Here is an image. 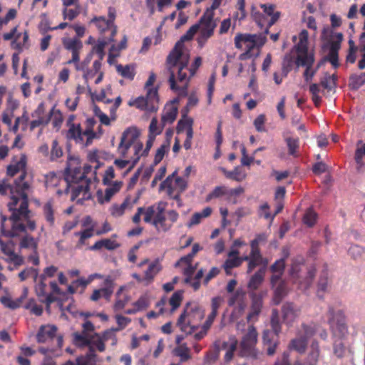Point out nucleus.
<instances>
[{
    "mask_svg": "<svg viewBox=\"0 0 365 365\" xmlns=\"http://www.w3.org/2000/svg\"><path fill=\"white\" fill-rule=\"evenodd\" d=\"M200 24H193L178 41L167 57L166 65L170 73L168 82L172 91L178 93L179 97L187 96L190 78L194 76L202 63V58L197 57L191 68H188L190 51L184 42L192 38Z\"/></svg>",
    "mask_w": 365,
    "mask_h": 365,
    "instance_id": "obj_1",
    "label": "nucleus"
},
{
    "mask_svg": "<svg viewBox=\"0 0 365 365\" xmlns=\"http://www.w3.org/2000/svg\"><path fill=\"white\" fill-rule=\"evenodd\" d=\"M8 208L11 212L9 217L11 222V230L6 229L4 223L7 217L2 215L1 231L4 236L15 237L20 233L26 232L27 230L34 231L36 229V222L31 218L29 201H26L25 197L20 204H18V200L16 198H13L12 201L8 203Z\"/></svg>",
    "mask_w": 365,
    "mask_h": 365,
    "instance_id": "obj_2",
    "label": "nucleus"
},
{
    "mask_svg": "<svg viewBox=\"0 0 365 365\" xmlns=\"http://www.w3.org/2000/svg\"><path fill=\"white\" fill-rule=\"evenodd\" d=\"M26 175V172H22L20 176L15 180L13 185L8 182L7 180H2L0 181V194L4 195L9 191L11 194V200L16 198L18 200V204L21 203L24 197L28 201V193L31 191V187L29 182L25 180Z\"/></svg>",
    "mask_w": 365,
    "mask_h": 365,
    "instance_id": "obj_3",
    "label": "nucleus"
},
{
    "mask_svg": "<svg viewBox=\"0 0 365 365\" xmlns=\"http://www.w3.org/2000/svg\"><path fill=\"white\" fill-rule=\"evenodd\" d=\"M101 37L98 39L97 43L93 47V54L98 55V58L103 59L105 56V47L110 42L113 41V37L117 32L115 24H98Z\"/></svg>",
    "mask_w": 365,
    "mask_h": 365,
    "instance_id": "obj_4",
    "label": "nucleus"
},
{
    "mask_svg": "<svg viewBox=\"0 0 365 365\" xmlns=\"http://www.w3.org/2000/svg\"><path fill=\"white\" fill-rule=\"evenodd\" d=\"M327 317L333 334L339 338L344 337L348 332V328L345 322L343 311L341 309H335L332 306H329Z\"/></svg>",
    "mask_w": 365,
    "mask_h": 365,
    "instance_id": "obj_5",
    "label": "nucleus"
},
{
    "mask_svg": "<svg viewBox=\"0 0 365 365\" xmlns=\"http://www.w3.org/2000/svg\"><path fill=\"white\" fill-rule=\"evenodd\" d=\"M158 88H151L147 90L145 97L140 96L134 101L130 102L129 105L134 106L142 110L155 112L158 109Z\"/></svg>",
    "mask_w": 365,
    "mask_h": 365,
    "instance_id": "obj_6",
    "label": "nucleus"
},
{
    "mask_svg": "<svg viewBox=\"0 0 365 365\" xmlns=\"http://www.w3.org/2000/svg\"><path fill=\"white\" fill-rule=\"evenodd\" d=\"M257 339V333L253 325L248 328L247 333L243 336L240 343V355L242 356L257 359L258 352L255 349Z\"/></svg>",
    "mask_w": 365,
    "mask_h": 365,
    "instance_id": "obj_7",
    "label": "nucleus"
},
{
    "mask_svg": "<svg viewBox=\"0 0 365 365\" xmlns=\"http://www.w3.org/2000/svg\"><path fill=\"white\" fill-rule=\"evenodd\" d=\"M138 136L139 132L135 128H128L123 131L118 147V153L122 158H125L129 148L139 141Z\"/></svg>",
    "mask_w": 365,
    "mask_h": 365,
    "instance_id": "obj_8",
    "label": "nucleus"
},
{
    "mask_svg": "<svg viewBox=\"0 0 365 365\" xmlns=\"http://www.w3.org/2000/svg\"><path fill=\"white\" fill-rule=\"evenodd\" d=\"M87 346L88 347V351L85 355H81L78 358H83L86 359V361H87V363L93 361L94 364H96V349L100 352H103L106 349L105 344L100 339V334L94 333L93 334V338H91L89 341V344H88Z\"/></svg>",
    "mask_w": 365,
    "mask_h": 365,
    "instance_id": "obj_9",
    "label": "nucleus"
},
{
    "mask_svg": "<svg viewBox=\"0 0 365 365\" xmlns=\"http://www.w3.org/2000/svg\"><path fill=\"white\" fill-rule=\"evenodd\" d=\"M267 294V292L263 291L260 293L251 292L250 297L252 299V304L250 312L247 316L248 322H255L258 319V317L261 313L262 308V297Z\"/></svg>",
    "mask_w": 365,
    "mask_h": 365,
    "instance_id": "obj_10",
    "label": "nucleus"
},
{
    "mask_svg": "<svg viewBox=\"0 0 365 365\" xmlns=\"http://www.w3.org/2000/svg\"><path fill=\"white\" fill-rule=\"evenodd\" d=\"M221 1L222 0H213L211 6L205 11L198 23H230V19H225L222 21L219 19V6Z\"/></svg>",
    "mask_w": 365,
    "mask_h": 365,
    "instance_id": "obj_11",
    "label": "nucleus"
},
{
    "mask_svg": "<svg viewBox=\"0 0 365 365\" xmlns=\"http://www.w3.org/2000/svg\"><path fill=\"white\" fill-rule=\"evenodd\" d=\"M67 180H71L73 182H76L78 185L74 187L72 190V200H74L79 195H82L83 199H88L91 197V193L89 192V187L91 180H78L77 176L75 175H68Z\"/></svg>",
    "mask_w": 365,
    "mask_h": 365,
    "instance_id": "obj_12",
    "label": "nucleus"
},
{
    "mask_svg": "<svg viewBox=\"0 0 365 365\" xmlns=\"http://www.w3.org/2000/svg\"><path fill=\"white\" fill-rule=\"evenodd\" d=\"M4 39L9 41L14 38L11 42V46L14 49L21 51L29 39V35L25 31L24 34L18 33L16 27L14 28L10 32L5 33L3 35Z\"/></svg>",
    "mask_w": 365,
    "mask_h": 365,
    "instance_id": "obj_13",
    "label": "nucleus"
},
{
    "mask_svg": "<svg viewBox=\"0 0 365 365\" xmlns=\"http://www.w3.org/2000/svg\"><path fill=\"white\" fill-rule=\"evenodd\" d=\"M4 39L9 41L14 38L11 42V46L14 49L21 51L29 39V35L25 31L24 34L18 33L16 27L14 28L10 32L5 33L3 35Z\"/></svg>",
    "mask_w": 365,
    "mask_h": 365,
    "instance_id": "obj_14",
    "label": "nucleus"
},
{
    "mask_svg": "<svg viewBox=\"0 0 365 365\" xmlns=\"http://www.w3.org/2000/svg\"><path fill=\"white\" fill-rule=\"evenodd\" d=\"M282 313L284 322L287 325H292L300 315L301 309L292 302H287L282 307Z\"/></svg>",
    "mask_w": 365,
    "mask_h": 365,
    "instance_id": "obj_15",
    "label": "nucleus"
},
{
    "mask_svg": "<svg viewBox=\"0 0 365 365\" xmlns=\"http://www.w3.org/2000/svg\"><path fill=\"white\" fill-rule=\"evenodd\" d=\"M314 56L312 53L309 54H299L297 56L295 64L297 67L304 66L306 70L304 73V78L307 81L312 79L314 72L311 70V68L314 63Z\"/></svg>",
    "mask_w": 365,
    "mask_h": 365,
    "instance_id": "obj_16",
    "label": "nucleus"
},
{
    "mask_svg": "<svg viewBox=\"0 0 365 365\" xmlns=\"http://www.w3.org/2000/svg\"><path fill=\"white\" fill-rule=\"evenodd\" d=\"M0 250L5 255V259L7 262H12L14 267L20 266L24 263V257L15 253L14 245L11 242L2 245Z\"/></svg>",
    "mask_w": 365,
    "mask_h": 365,
    "instance_id": "obj_17",
    "label": "nucleus"
},
{
    "mask_svg": "<svg viewBox=\"0 0 365 365\" xmlns=\"http://www.w3.org/2000/svg\"><path fill=\"white\" fill-rule=\"evenodd\" d=\"M320 357V348L317 341L313 340L309 347L307 354L303 363L297 362V365H317Z\"/></svg>",
    "mask_w": 365,
    "mask_h": 365,
    "instance_id": "obj_18",
    "label": "nucleus"
},
{
    "mask_svg": "<svg viewBox=\"0 0 365 365\" xmlns=\"http://www.w3.org/2000/svg\"><path fill=\"white\" fill-rule=\"evenodd\" d=\"M190 311H194L197 309V306L196 304H193L191 302H187L186 304L184 312L180 314L177 322V326L180 327L182 331L187 334H190L192 330V328L190 327V320L186 319L187 317L190 315Z\"/></svg>",
    "mask_w": 365,
    "mask_h": 365,
    "instance_id": "obj_19",
    "label": "nucleus"
},
{
    "mask_svg": "<svg viewBox=\"0 0 365 365\" xmlns=\"http://www.w3.org/2000/svg\"><path fill=\"white\" fill-rule=\"evenodd\" d=\"M248 261L247 272L250 273L257 266L263 265L262 267H267L268 264V260L263 258L260 251L250 252L249 256H246L243 258V261Z\"/></svg>",
    "mask_w": 365,
    "mask_h": 365,
    "instance_id": "obj_20",
    "label": "nucleus"
},
{
    "mask_svg": "<svg viewBox=\"0 0 365 365\" xmlns=\"http://www.w3.org/2000/svg\"><path fill=\"white\" fill-rule=\"evenodd\" d=\"M57 327L54 325H42L36 334V340L38 343H45L53 339L56 335Z\"/></svg>",
    "mask_w": 365,
    "mask_h": 365,
    "instance_id": "obj_21",
    "label": "nucleus"
},
{
    "mask_svg": "<svg viewBox=\"0 0 365 365\" xmlns=\"http://www.w3.org/2000/svg\"><path fill=\"white\" fill-rule=\"evenodd\" d=\"M336 76L326 73L320 81V85L324 88L322 93L324 96L336 92Z\"/></svg>",
    "mask_w": 365,
    "mask_h": 365,
    "instance_id": "obj_22",
    "label": "nucleus"
},
{
    "mask_svg": "<svg viewBox=\"0 0 365 365\" xmlns=\"http://www.w3.org/2000/svg\"><path fill=\"white\" fill-rule=\"evenodd\" d=\"M253 38H255V36H252L251 34H237L235 37V47L238 49H242L243 43L245 45L246 50L252 51L256 47Z\"/></svg>",
    "mask_w": 365,
    "mask_h": 365,
    "instance_id": "obj_23",
    "label": "nucleus"
},
{
    "mask_svg": "<svg viewBox=\"0 0 365 365\" xmlns=\"http://www.w3.org/2000/svg\"><path fill=\"white\" fill-rule=\"evenodd\" d=\"M265 272L266 268L262 267L251 277L247 284L250 294L251 292H255V291L257 290L262 284L264 281Z\"/></svg>",
    "mask_w": 365,
    "mask_h": 365,
    "instance_id": "obj_24",
    "label": "nucleus"
},
{
    "mask_svg": "<svg viewBox=\"0 0 365 365\" xmlns=\"http://www.w3.org/2000/svg\"><path fill=\"white\" fill-rule=\"evenodd\" d=\"M308 341L302 337L301 333H297L295 338L291 340L289 348L299 354H304L307 349Z\"/></svg>",
    "mask_w": 365,
    "mask_h": 365,
    "instance_id": "obj_25",
    "label": "nucleus"
},
{
    "mask_svg": "<svg viewBox=\"0 0 365 365\" xmlns=\"http://www.w3.org/2000/svg\"><path fill=\"white\" fill-rule=\"evenodd\" d=\"M296 50L293 48V50L287 53L282 60V76L286 77L287 74L292 69L294 63H295L297 58L295 57Z\"/></svg>",
    "mask_w": 365,
    "mask_h": 365,
    "instance_id": "obj_26",
    "label": "nucleus"
},
{
    "mask_svg": "<svg viewBox=\"0 0 365 365\" xmlns=\"http://www.w3.org/2000/svg\"><path fill=\"white\" fill-rule=\"evenodd\" d=\"M93 334L83 329L81 332H74L73 334V342L78 347H86L89 344V341L93 338Z\"/></svg>",
    "mask_w": 365,
    "mask_h": 365,
    "instance_id": "obj_27",
    "label": "nucleus"
},
{
    "mask_svg": "<svg viewBox=\"0 0 365 365\" xmlns=\"http://www.w3.org/2000/svg\"><path fill=\"white\" fill-rule=\"evenodd\" d=\"M354 159L357 165V170L361 172L363 167L365 165V143L361 141L358 143Z\"/></svg>",
    "mask_w": 365,
    "mask_h": 365,
    "instance_id": "obj_28",
    "label": "nucleus"
},
{
    "mask_svg": "<svg viewBox=\"0 0 365 365\" xmlns=\"http://www.w3.org/2000/svg\"><path fill=\"white\" fill-rule=\"evenodd\" d=\"M120 247L116 241L111 239H103L97 241L93 246L90 247L91 250H100L103 247L108 250H114Z\"/></svg>",
    "mask_w": 365,
    "mask_h": 365,
    "instance_id": "obj_29",
    "label": "nucleus"
},
{
    "mask_svg": "<svg viewBox=\"0 0 365 365\" xmlns=\"http://www.w3.org/2000/svg\"><path fill=\"white\" fill-rule=\"evenodd\" d=\"M38 238H34L31 235L26 234L21 240L19 247L21 249H31L32 252L38 250Z\"/></svg>",
    "mask_w": 365,
    "mask_h": 365,
    "instance_id": "obj_30",
    "label": "nucleus"
},
{
    "mask_svg": "<svg viewBox=\"0 0 365 365\" xmlns=\"http://www.w3.org/2000/svg\"><path fill=\"white\" fill-rule=\"evenodd\" d=\"M152 225L158 232H167L172 227V223H168L165 215H155Z\"/></svg>",
    "mask_w": 365,
    "mask_h": 365,
    "instance_id": "obj_31",
    "label": "nucleus"
},
{
    "mask_svg": "<svg viewBox=\"0 0 365 365\" xmlns=\"http://www.w3.org/2000/svg\"><path fill=\"white\" fill-rule=\"evenodd\" d=\"M347 254L355 261L361 260L365 255V248L356 244H351L347 250Z\"/></svg>",
    "mask_w": 365,
    "mask_h": 365,
    "instance_id": "obj_32",
    "label": "nucleus"
},
{
    "mask_svg": "<svg viewBox=\"0 0 365 365\" xmlns=\"http://www.w3.org/2000/svg\"><path fill=\"white\" fill-rule=\"evenodd\" d=\"M177 114L178 108L176 107L170 106L168 108H166L162 115L161 121L163 126L166 124L173 123L177 117Z\"/></svg>",
    "mask_w": 365,
    "mask_h": 365,
    "instance_id": "obj_33",
    "label": "nucleus"
},
{
    "mask_svg": "<svg viewBox=\"0 0 365 365\" xmlns=\"http://www.w3.org/2000/svg\"><path fill=\"white\" fill-rule=\"evenodd\" d=\"M66 137L74 140L76 143H83V133L80 125L71 123Z\"/></svg>",
    "mask_w": 365,
    "mask_h": 365,
    "instance_id": "obj_34",
    "label": "nucleus"
},
{
    "mask_svg": "<svg viewBox=\"0 0 365 365\" xmlns=\"http://www.w3.org/2000/svg\"><path fill=\"white\" fill-rule=\"evenodd\" d=\"M116 70L117 72L123 78L129 80H133L135 75V69L133 64H128L124 66L120 64H118L116 66Z\"/></svg>",
    "mask_w": 365,
    "mask_h": 365,
    "instance_id": "obj_35",
    "label": "nucleus"
},
{
    "mask_svg": "<svg viewBox=\"0 0 365 365\" xmlns=\"http://www.w3.org/2000/svg\"><path fill=\"white\" fill-rule=\"evenodd\" d=\"M122 182L115 181L108 187L105 190L104 197L100 200L101 202H109L112 197L120 190Z\"/></svg>",
    "mask_w": 365,
    "mask_h": 365,
    "instance_id": "obj_36",
    "label": "nucleus"
},
{
    "mask_svg": "<svg viewBox=\"0 0 365 365\" xmlns=\"http://www.w3.org/2000/svg\"><path fill=\"white\" fill-rule=\"evenodd\" d=\"M263 12L271 18L269 23H275L280 17L281 13L275 11V6L273 4H261Z\"/></svg>",
    "mask_w": 365,
    "mask_h": 365,
    "instance_id": "obj_37",
    "label": "nucleus"
},
{
    "mask_svg": "<svg viewBox=\"0 0 365 365\" xmlns=\"http://www.w3.org/2000/svg\"><path fill=\"white\" fill-rule=\"evenodd\" d=\"M307 31L303 30L300 34L299 42L294 47L297 55L309 54L307 49Z\"/></svg>",
    "mask_w": 365,
    "mask_h": 365,
    "instance_id": "obj_38",
    "label": "nucleus"
},
{
    "mask_svg": "<svg viewBox=\"0 0 365 365\" xmlns=\"http://www.w3.org/2000/svg\"><path fill=\"white\" fill-rule=\"evenodd\" d=\"M130 198L126 197L121 205L114 204L111 206L110 210V214L115 217L123 215L125 210L129 208Z\"/></svg>",
    "mask_w": 365,
    "mask_h": 365,
    "instance_id": "obj_39",
    "label": "nucleus"
},
{
    "mask_svg": "<svg viewBox=\"0 0 365 365\" xmlns=\"http://www.w3.org/2000/svg\"><path fill=\"white\" fill-rule=\"evenodd\" d=\"M26 158L24 156H22L21 159L14 165H10L7 168V175L13 177L17 173L20 172L21 170H23V172H25L24 169L26 168Z\"/></svg>",
    "mask_w": 365,
    "mask_h": 365,
    "instance_id": "obj_40",
    "label": "nucleus"
},
{
    "mask_svg": "<svg viewBox=\"0 0 365 365\" xmlns=\"http://www.w3.org/2000/svg\"><path fill=\"white\" fill-rule=\"evenodd\" d=\"M63 44L67 50L71 52L76 51H81L83 48L82 42L76 38H65L63 40Z\"/></svg>",
    "mask_w": 365,
    "mask_h": 365,
    "instance_id": "obj_41",
    "label": "nucleus"
},
{
    "mask_svg": "<svg viewBox=\"0 0 365 365\" xmlns=\"http://www.w3.org/2000/svg\"><path fill=\"white\" fill-rule=\"evenodd\" d=\"M365 83V72L360 75L353 74L349 78V87L353 90L359 89Z\"/></svg>",
    "mask_w": 365,
    "mask_h": 365,
    "instance_id": "obj_42",
    "label": "nucleus"
},
{
    "mask_svg": "<svg viewBox=\"0 0 365 365\" xmlns=\"http://www.w3.org/2000/svg\"><path fill=\"white\" fill-rule=\"evenodd\" d=\"M317 329L314 324H302L301 328L299 329L297 333H301L302 337L306 339L307 341L316 333Z\"/></svg>",
    "mask_w": 365,
    "mask_h": 365,
    "instance_id": "obj_43",
    "label": "nucleus"
},
{
    "mask_svg": "<svg viewBox=\"0 0 365 365\" xmlns=\"http://www.w3.org/2000/svg\"><path fill=\"white\" fill-rule=\"evenodd\" d=\"M285 141L288 148L289 154L294 157L297 156L299 148V139L289 137L285 139Z\"/></svg>",
    "mask_w": 365,
    "mask_h": 365,
    "instance_id": "obj_44",
    "label": "nucleus"
},
{
    "mask_svg": "<svg viewBox=\"0 0 365 365\" xmlns=\"http://www.w3.org/2000/svg\"><path fill=\"white\" fill-rule=\"evenodd\" d=\"M43 215L46 220L49 223L50 226L54 225V210L51 202H47L43 206Z\"/></svg>",
    "mask_w": 365,
    "mask_h": 365,
    "instance_id": "obj_45",
    "label": "nucleus"
},
{
    "mask_svg": "<svg viewBox=\"0 0 365 365\" xmlns=\"http://www.w3.org/2000/svg\"><path fill=\"white\" fill-rule=\"evenodd\" d=\"M242 261H243V258H240V257L230 258V257H228V259H226V261L225 262V263L223 264V267H224L227 274H230V270L232 268L240 266L242 264Z\"/></svg>",
    "mask_w": 365,
    "mask_h": 365,
    "instance_id": "obj_46",
    "label": "nucleus"
},
{
    "mask_svg": "<svg viewBox=\"0 0 365 365\" xmlns=\"http://www.w3.org/2000/svg\"><path fill=\"white\" fill-rule=\"evenodd\" d=\"M200 250V247L198 244H194L192 246V252L188 255L182 257L178 262H176L175 266H179L180 263L190 264L192 262L194 256Z\"/></svg>",
    "mask_w": 365,
    "mask_h": 365,
    "instance_id": "obj_47",
    "label": "nucleus"
},
{
    "mask_svg": "<svg viewBox=\"0 0 365 365\" xmlns=\"http://www.w3.org/2000/svg\"><path fill=\"white\" fill-rule=\"evenodd\" d=\"M182 290H178L173 294L169 301L170 304L172 306L171 313H173L177 308L180 307L182 299Z\"/></svg>",
    "mask_w": 365,
    "mask_h": 365,
    "instance_id": "obj_48",
    "label": "nucleus"
},
{
    "mask_svg": "<svg viewBox=\"0 0 365 365\" xmlns=\"http://www.w3.org/2000/svg\"><path fill=\"white\" fill-rule=\"evenodd\" d=\"M29 277H32L34 281H36L38 277V270L33 267H27L19 274L21 281H24Z\"/></svg>",
    "mask_w": 365,
    "mask_h": 365,
    "instance_id": "obj_49",
    "label": "nucleus"
},
{
    "mask_svg": "<svg viewBox=\"0 0 365 365\" xmlns=\"http://www.w3.org/2000/svg\"><path fill=\"white\" fill-rule=\"evenodd\" d=\"M225 195L227 197V187L225 186H217L215 189L207 196L206 200L210 201L213 198H217L221 196Z\"/></svg>",
    "mask_w": 365,
    "mask_h": 365,
    "instance_id": "obj_50",
    "label": "nucleus"
},
{
    "mask_svg": "<svg viewBox=\"0 0 365 365\" xmlns=\"http://www.w3.org/2000/svg\"><path fill=\"white\" fill-rule=\"evenodd\" d=\"M271 327L272 331L276 336L281 332V324L279 323V314L277 310H273L271 318Z\"/></svg>",
    "mask_w": 365,
    "mask_h": 365,
    "instance_id": "obj_51",
    "label": "nucleus"
},
{
    "mask_svg": "<svg viewBox=\"0 0 365 365\" xmlns=\"http://www.w3.org/2000/svg\"><path fill=\"white\" fill-rule=\"evenodd\" d=\"M159 270V264L158 262H152L150 264L148 269L145 272V279L148 281L152 280Z\"/></svg>",
    "mask_w": 365,
    "mask_h": 365,
    "instance_id": "obj_52",
    "label": "nucleus"
},
{
    "mask_svg": "<svg viewBox=\"0 0 365 365\" xmlns=\"http://www.w3.org/2000/svg\"><path fill=\"white\" fill-rule=\"evenodd\" d=\"M189 351L187 347L181 346L175 349L174 354L180 358V362H185L190 359Z\"/></svg>",
    "mask_w": 365,
    "mask_h": 365,
    "instance_id": "obj_53",
    "label": "nucleus"
},
{
    "mask_svg": "<svg viewBox=\"0 0 365 365\" xmlns=\"http://www.w3.org/2000/svg\"><path fill=\"white\" fill-rule=\"evenodd\" d=\"M288 288L287 284L281 282L274 290L275 298L277 299L278 302L287 294Z\"/></svg>",
    "mask_w": 365,
    "mask_h": 365,
    "instance_id": "obj_54",
    "label": "nucleus"
},
{
    "mask_svg": "<svg viewBox=\"0 0 365 365\" xmlns=\"http://www.w3.org/2000/svg\"><path fill=\"white\" fill-rule=\"evenodd\" d=\"M316 220L317 214L312 209H309L303 217L304 223L309 227H312L315 224Z\"/></svg>",
    "mask_w": 365,
    "mask_h": 365,
    "instance_id": "obj_55",
    "label": "nucleus"
},
{
    "mask_svg": "<svg viewBox=\"0 0 365 365\" xmlns=\"http://www.w3.org/2000/svg\"><path fill=\"white\" fill-rule=\"evenodd\" d=\"M163 126H158V120L156 118H153L149 125V135H153V138H155L156 135L161 133Z\"/></svg>",
    "mask_w": 365,
    "mask_h": 365,
    "instance_id": "obj_56",
    "label": "nucleus"
},
{
    "mask_svg": "<svg viewBox=\"0 0 365 365\" xmlns=\"http://www.w3.org/2000/svg\"><path fill=\"white\" fill-rule=\"evenodd\" d=\"M92 166L89 165H85L83 166V173H81V170L79 169H75L73 170V174L72 175L77 176L78 180H90V178H88L87 175L91 172Z\"/></svg>",
    "mask_w": 365,
    "mask_h": 365,
    "instance_id": "obj_57",
    "label": "nucleus"
},
{
    "mask_svg": "<svg viewBox=\"0 0 365 365\" xmlns=\"http://www.w3.org/2000/svg\"><path fill=\"white\" fill-rule=\"evenodd\" d=\"M132 146L133 147V149H134L135 158H133L132 165L128 168V172H129L133 168V166L139 160L140 156H142L141 154H140V153L141 152V150L143 149V145L141 142L138 141V143H135Z\"/></svg>",
    "mask_w": 365,
    "mask_h": 365,
    "instance_id": "obj_58",
    "label": "nucleus"
},
{
    "mask_svg": "<svg viewBox=\"0 0 365 365\" xmlns=\"http://www.w3.org/2000/svg\"><path fill=\"white\" fill-rule=\"evenodd\" d=\"M173 186L175 191L183 192L187 188V182L185 179L180 177H176L175 181L173 182Z\"/></svg>",
    "mask_w": 365,
    "mask_h": 365,
    "instance_id": "obj_59",
    "label": "nucleus"
},
{
    "mask_svg": "<svg viewBox=\"0 0 365 365\" xmlns=\"http://www.w3.org/2000/svg\"><path fill=\"white\" fill-rule=\"evenodd\" d=\"M269 32V27H266L264 29V32L259 34H251L252 36H255L253 40L255 41V43L256 46L261 47L266 42V34Z\"/></svg>",
    "mask_w": 365,
    "mask_h": 365,
    "instance_id": "obj_60",
    "label": "nucleus"
},
{
    "mask_svg": "<svg viewBox=\"0 0 365 365\" xmlns=\"http://www.w3.org/2000/svg\"><path fill=\"white\" fill-rule=\"evenodd\" d=\"M316 274V269L314 267H311L308 269L307 276L305 277L304 282L301 283V287L303 289H307L312 284L313 279Z\"/></svg>",
    "mask_w": 365,
    "mask_h": 365,
    "instance_id": "obj_61",
    "label": "nucleus"
},
{
    "mask_svg": "<svg viewBox=\"0 0 365 365\" xmlns=\"http://www.w3.org/2000/svg\"><path fill=\"white\" fill-rule=\"evenodd\" d=\"M328 273L327 271H323L319 279L318 291L325 292L328 287Z\"/></svg>",
    "mask_w": 365,
    "mask_h": 365,
    "instance_id": "obj_62",
    "label": "nucleus"
},
{
    "mask_svg": "<svg viewBox=\"0 0 365 365\" xmlns=\"http://www.w3.org/2000/svg\"><path fill=\"white\" fill-rule=\"evenodd\" d=\"M0 301L4 305L12 309L19 307L21 303V299H19L17 301H12L8 297H2Z\"/></svg>",
    "mask_w": 365,
    "mask_h": 365,
    "instance_id": "obj_63",
    "label": "nucleus"
},
{
    "mask_svg": "<svg viewBox=\"0 0 365 365\" xmlns=\"http://www.w3.org/2000/svg\"><path fill=\"white\" fill-rule=\"evenodd\" d=\"M149 299L147 296H141L133 305L136 307L138 311L146 309L149 306Z\"/></svg>",
    "mask_w": 365,
    "mask_h": 365,
    "instance_id": "obj_64",
    "label": "nucleus"
}]
</instances>
